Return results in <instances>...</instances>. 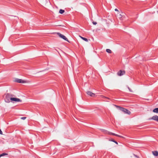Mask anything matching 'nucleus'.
<instances>
[{
    "instance_id": "a878e982",
    "label": "nucleus",
    "mask_w": 158,
    "mask_h": 158,
    "mask_svg": "<svg viewBox=\"0 0 158 158\" xmlns=\"http://www.w3.org/2000/svg\"><path fill=\"white\" fill-rule=\"evenodd\" d=\"M157 13H158V11H157Z\"/></svg>"
},
{
    "instance_id": "4be33fe9",
    "label": "nucleus",
    "mask_w": 158,
    "mask_h": 158,
    "mask_svg": "<svg viewBox=\"0 0 158 158\" xmlns=\"http://www.w3.org/2000/svg\"><path fill=\"white\" fill-rule=\"evenodd\" d=\"M0 134L1 135L2 134V131L1 129H0Z\"/></svg>"
},
{
    "instance_id": "4468645a",
    "label": "nucleus",
    "mask_w": 158,
    "mask_h": 158,
    "mask_svg": "<svg viewBox=\"0 0 158 158\" xmlns=\"http://www.w3.org/2000/svg\"><path fill=\"white\" fill-rule=\"evenodd\" d=\"M80 36L82 40H83L84 41H85L86 42L88 41V40L87 38L82 37Z\"/></svg>"
},
{
    "instance_id": "393cba45",
    "label": "nucleus",
    "mask_w": 158,
    "mask_h": 158,
    "mask_svg": "<svg viewBox=\"0 0 158 158\" xmlns=\"http://www.w3.org/2000/svg\"><path fill=\"white\" fill-rule=\"evenodd\" d=\"M106 98V99H110V98L107 97H106V98Z\"/></svg>"
},
{
    "instance_id": "1a4fd4ad",
    "label": "nucleus",
    "mask_w": 158,
    "mask_h": 158,
    "mask_svg": "<svg viewBox=\"0 0 158 158\" xmlns=\"http://www.w3.org/2000/svg\"><path fill=\"white\" fill-rule=\"evenodd\" d=\"M108 134L110 135H115L116 136L119 137H123L122 136H121L120 135H118V134H115V133H112L111 132H109V131Z\"/></svg>"
},
{
    "instance_id": "423d86ee",
    "label": "nucleus",
    "mask_w": 158,
    "mask_h": 158,
    "mask_svg": "<svg viewBox=\"0 0 158 158\" xmlns=\"http://www.w3.org/2000/svg\"><path fill=\"white\" fill-rule=\"evenodd\" d=\"M149 119V120H153L155 121H156L157 122H158V116L156 115L152 116V117L150 118Z\"/></svg>"
},
{
    "instance_id": "a211bd4d",
    "label": "nucleus",
    "mask_w": 158,
    "mask_h": 158,
    "mask_svg": "<svg viewBox=\"0 0 158 158\" xmlns=\"http://www.w3.org/2000/svg\"><path fill=\"white\" fill-rule=\"evenodd\" d=\"M111 141H112L113 142H114V143H115L116 144H118V142L117 141H115L113 139H111Z\"/></svg>"
},
{
    "instance_id": "9d476101",
    "label": "nucleus",
    "mask_w": 158,
    "mask_h": 158,
    "mask_svg": "<svg viewBox=\"0 0 158 158\" xmlns=\"http://www.w3.org/2000/svg\"><path fill=\"white\" fill-rule=\"evenodd\" d=\"M108 134L110 135H115L116 136L119 137H123L122 136H121L120 135H118V134H115V133H112L111 132H109V131Z\"/></svg>"
},
{
    "instance_id": "7ed1b4c3",
    "label": "nucleus",
    "mask_w": 158,
    "mask_h": 158,
    "mask_svg": "<svg viewBox=\"0 0 158 158\" xmlns=\"http://www.w3.org/2000/svg\"><path fill=\"white\" fill-rule=\"evenodd\" d=\"M57 34L60 38L63 39L65 41H68V39L64 35L59 32L57 33Z\"/></svg>"
},
{
    "instance_id": "39448f33",
    "label": "nucleus",
    "mask_w": 158,
    "mask_h": 158,
    "mask_svg": "<svg viewBox=\"0 0 158 158\" xmlns=\"http://www.w3.org/2000/svg\"><path fill=\"white\" fill-rule=\"evenodd\" d=\"M11 101L13 102H21L22 100L20 99L19 98H11Z\"/></svg>"
},
{
    "instance_id": "412c9836",
    "label": "nucleus",
    "mask_w": 158,
    "mask_h": 158,
    "mask_svg": "<svg viewBox=\"0 0 158 158\" xmlns=\"http://www.w3.org/2000/svg\"><path fill=\"white\" fill-rule=\"evenodd\" d=\"M93 23L94 25H96L97 24V23L95 22H93Z\"/></svg>"
},
{
    "instance_id": "aec40b11",
    "label": "nucleus",
    "mask_w": 158,
    "mask_h": 158,
    "mask_svg": "<svg viewBox=\"0 0 158 158\" xmlns=\"http://www.w3.org/2000/svg\"><path fill=\"white\" fill-rule=\"evenodd\" d=\"M26 118V117H23L21 118V119L23 120H25Z\"/></svg>"
},
{
    "instance_id": "f03ea898",
    "label": "nucleus",
    "mask_w": 158,
    "mask_h": 158,
    "mask_svg": "<svg viewBox=\"0 0 158 158\" xmlns=\"http://www.w3.org/2000/svg\"><path fill=\"white\" fill-rule=\"evenodd\" d=\"M12 94H10L9 93H7L6 94L5 98V101L7 103H9L10 102V100H11V98H12L11 97L12 96Z\"/></svg>"
},
{
    "instance_id": "0eeeda50",
    "label": "nucleus",
    "mask_w": 158,
    "mask_h": 158,
    "mask_svg": "<svg viewBox=\"0 0 158 158\" xmlns=\"http://www.w3.org/2000/svg\"><path fill=\"white\" fill-rule=\"evenodd\" d=\"M15 81L17 82L21 83H24L26 82L25 81H24L21 79H18V78H16L15 79Z\"/></svg>"
},
{
    "instance_id": "5701e85b",
    "label": "nucleus",
    "mask_w": 158,
    "mask_h": 158,
    "mask_svg": "<svg viewBox=\"0 0 158 158\" xmlns=\"http://www.w3.org/2000/svg\"><path fill=\"white\" fill-rule=\"evenodd\" d=\"M101 97H102V98H106V97H105V96H103V95H102L101 96Z\"/></svg>"
},
{
    "instance_id": "6ab92c4d",
    "label": "nucleus",
    "mask_w": 158,
    "mask_h": 158,
    "mask_svg": "<svg viewBox=\"0 0 158 158\" xmlns=\"http://www.w3.org/2000/svg\"><path fill=\"white\" fill-rule=\"evenodd\" d=\"M128 89H129V91L131 92H132V90H131V89L129 87H128Z\"/></svg>"
},
{
    "instance_id": "9b49d317",
    "label": "nucleus",
    "mask_w": 158,
    "mask_h": 158,
    "mask_svg": "<svg viewBox=\"0 0 158 158\" xmlns=\"http://www.w3.org/2000/svg\"><path fill=\"white\" fill-rule=\"evenodd\" d=\"M101 130L104 133L106 134H108L109 131H107L103 129H101Z\"/></svg>"
},
{
    "instance_id": "2eb2a0df",
    "label": "nucleus",
    "mask_w": 158,
    "mask_h": 158,
    "mask_svg": "<svg viewBox=\"0 0 158 158\" xmlns=\"http://www.w3.org/2000/svg\"><path fill=\"white\" fill-rule=\"evenodd\" d=\"M106 51L109 53H111L112 52L111 50L109 49H106Z\"/></svg>"
},
{
    "instance_id": "6e6552de",
    "label": "nucleus",
    "mask_w": 158,
    "mask_h": 158,
    "mask_svg": "<svg viewBox=\"0 0 158 158\" xmlns=\"http://www.w3.org/2000/svg\"><path fill=\"white\" fill-rule=\"evenodd\" d=\"M87 94L89 95L92 97H94L95 96V94L94 93H93L90 91H87Z\"/></svg>"
},
{
    "instance_id": "f257e3e1",
    "label": "nucleus",
    "mask_w": 158,
    "mask_h": 158,
    "mask_svg": "<svg viewBox=\"0 0 158 158\" xmlns=\"http://www.w3.org/2000/svg\"><path fill=\"white\" fill-rule=\"evenodd\" d=\"M114 106L117 108L118 109L123 111L124 113L128 114H131L130 111L120 106H118L116 105H114Z\"/></svg>"
},
{
    "instance_id": "dca6fc26",
    "label": "nucleus",
    "mask_w": 158,
    "mask_h": 158,
    "mask_svg": "<svg viewBox=\"0 0 158 158\" xmlns=\"http://www.w3.org/2000/svg\"><path fill=\"white\" fill-rule=\"evenodd\" d=\"M64 10L62 9H60L59 10V13L61 14H62L64 12Z\"/></svg>"
},
{
    "instance_id": "20e7f679",
    "label": "nucleus",
    "mask_w": 158,
    "mask_h": 158,
    "mask_svg": "<svg viewBox=\"0 0 158 158\" xmlns=\"http://www.w3.org/2000/svg\"><path fill=\"white\" fill-rule=\"evenodd\" d=\"M125 72L124 70H120L117 73V74L118 76H122L125 74Z\"/></svg>"
},
{
    "instance_id": "f3484780",
    "label": "nucleus",
    "mask_w": 158,
    "mask_h": 158,
    "mask_svg": "<svg viewBox=\"0 0 158 158\" xmlns=\"http://www.w3.org/2000/svg\"><path fill=\"white\" fill-rule=\"evenodd\" d=\"M8 155L7 154L5 153H3L2 154L0 155V158L2 156H3L5 155Z\"/></svg>"
},
{
    "instance_id": "f8f14e48",
    "label": "nucleus",
    "mask_w": 158,
    "mask_h": 158,
    "mask_svg": "<svg viewBox=\"0 0 158 158\" xmlns=\"http://www.w3.org/2000/svg\"><path fill=\"white\" fill-rule=\"evenodd\" d=\"M153 154L156 156H157L158 155V152L157 151H154L152 152Z\"/></svg>"
},
{
    "instance_id": "b1692460",
    "label": "nucleus",
    "mask_w": 158,
    "mask_h": 158,
    "mask_svg": "<svg viewBox=\"0 0 158 158\" xmlns=\"http://www.w3.org/2000/svg\"><path fill=\"white\" fill-rule=\"evenodd\" d=\"M115 10L116 11H118V10L116 8L115 9Z\"/></svg>"
},
{
    "instance_id": "ddd939ff",
    "label": "nucleus",
    "mask_w": 158,
    "mask_h": 158,
    "mask_svg": "<svg viewBox=\"0 0 158 158\" xmlns=\"http://www.w3.org/2000/svg\"><path fill=\"white\" fill-rule=\"evenodd\" d=\"M153 112L154 113H158V108H156L153 109Z\"/></svg>"
}]
</instances>
